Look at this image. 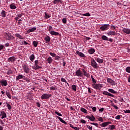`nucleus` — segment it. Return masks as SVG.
<instances>
[{
	"label": "nucleus",
	"mask_w": 130,
	"mask_h": 130,
	"mask_svg": "<svg viewBox=\"0 0 130 130\" xmlns=\"http://www.w3.org/2000/svg\"><path fill=\"white\" fill-rule=\"evenodd\" d=\"M20 79H23V80H24V79H25V76L20 74L16 76V81H19V80H20Z\"/></svg>",
	"instance_id": "f3484780"
},
{
	"label": "nucleus",
	"mask_w": 130,
	"mask_h": 130,
	"mask_svg": "<svg viewBox=\"0 0 130 130\" xmlns=\"http://www.w3.org/2000/svg\"><path fill=\"white\" fill-rule=\"evenodd\" d=\"M94 59V58L91 59V67L94 68V69H98V64H97V62H96V61Z\"/></svg>",
	"instance_id": "20e7f679"
},
{
	"label": "nucleus",
	"mask_w": 130,
	"mask_h": 130,
	"mask_svg": "<svg viewBox=\"0 0 130 130\" xmlns=\"http://www.w3.org/2000/svg\"><path fill=\"white\" fill-rule=\"evenodd\" d=\"M91 79L92 82L94 83V84H96V83H97V80H95L94 77H93V76L92 75H91Z\"/></svg>",
	"instance_id": "58836bf2"
},
{
	"label": "nucleus",
	"mask_w": 130,
	"mask_h": 130,
	"mask_svg": "<svg viewBox=\"0 0 130 130\" xmlns=\"http://www.w3.org/2000/svg\"><path fill=\"white\" fill-rule=\"evenodd\" d=\"M82 16H85V17H90V16H91V14H90V13L88 12L85 14H82Z\"/></svg>",
	"instance_id": "de8ad7c7"
},
{
	"label": "nucleus",
	"mask_w": 130,
	"mask_h": 130,
	"mask_svg": "<svg viewBox=\"0 0 130 130\" xmlns=\"http://www.w3.org/2000/svg\"><path fill=\"white\" fill-rule=\"evenodd\" d=\"M125 71L127 73L130 74V67H127L125 69Z\"/></svg>",
	"instance_id": "09e8293b"
},
{
	"label": "nucleus",
	"mask_w": 130,
	"mask_h": 130,
	"mask_svg": "<svg viewBox=\"0 0 130 130\" xmlns=\"http://www.w3.org/2000/svg\"><path fill=\"white\" fill-rule=\"evenodd\" d=\"M72 88L73 91H77V86L76 85H72Z\"/></svg>",
	"instance_id": "79ce46f5"
},
{
	"label": "nucleus",
	"mask_w": 130,
	"mask_h": 130,
	"mask_svg": "<svg viewBox=\"0 0 130 130\" xmlns=\"http://www.w3.org/2000/svg\"><path fill=\"white\" fill-rule=\"evenodd\" d=\"M5 48V46L3 45H0V51L2 49H4Z\"/></svg>",
	"instance_id": "680f3d73"
},
{
	"label": "nucleus",
	"mask_w": 130,
	"mask_h": 130,
	"mask_svg": "<svg viewBox=\"0 0 130 130\" xmlns=\"http://www.w3.org/2000/svg\"><path fill=\"white\" fill-rule=\"evenodd\" d=\"M121 117H122V115H117L115 117V119H120V118H121Z\"/></svg>",
	"instance_id": "8fccbe9b"
},
{
	"label": "nucleus",
	"mask_w": 130,
	"mask_h": 130,
	"mask_svg": "<svg viewBox=\"0 0 130 130\" xmlns=\"http://www.w3.org/2000/svg\"><path fill=\"white\" fill-rule=\"evenodd\" d=\"M102 39L105 41H107V40H108V37H106V36L103 35L102 36Z\"/></svg>",
	"instance_id": "e433bc0d"
},
{
	"label": "nucleus",
	"mask_w": 130,
	"mask_h": 130,
	"mask_svg": "<svg viewBox=\"0 0 130 130\" xmlns=\"http://www.w3.org/2000/svg\"><path fill=\"white\" fill-rule=\"evenodd\" d=\"M6 36L8 40H12V35H11V34L6 33Z\"/></svg>",
	"instance_id": "7c9ffc66"
},
{
	"label": "nucleus",
	"mask_w": 130,
	"mask_h": 130,
	"mask_svg": "<svg viewBox=\"0 0 130 130\" xmlns=\"http://www.w3.org/2000/svg\"><path fill=\"white\" fill-rule=\"evenodd\" d=\"M90 124H92L96 126V127H98V124L97 123H90Z\"/></svg>",
	"instance_id": "052dcab7"
},
{
	"label": "nucleus",
	"mask_w": 130,
	"mask_h": 130,
	"mask_svg": "<svg viewBox=\"0 0 130 130\" xmlns=\"http://www.w3.org/2000/svg\"><path fill=\"white\" fill-rule=\"evenodd\" d=\"M61 82H63L64 83H67V80H66V79H64L63 78H61Z\"/></svg>",
	"instance_id": "bf43d9fd"
},
{
	"label": "nucleus",
	"mask_w": 130,
	"mask_h": 130,
	"mask_svg": "<svg viewBox=\"0 0 130 130\" xmlns=\"http://www.w3.org/2000/svg\"><path fill=\"white\" fill-rule=\"evenodd\" d=\"M50 34H51V35H54L55 36H58V35H59V33L54 31H50Z\"/></svg>",
	"instance_id": "393cba45"
},
{
	"label": "nucleus",
	"mask_w": 130,
	"mask_h": 130,
	"mask_svg": "<svg viewBox=\"0 0 130 130\" xmlns=\"http://www.w3.org/2000/svg\"><path fill=\"white\" fill-rule=\"evenodd\" d=\"M0 83L2 86H8V82L6 80H2L0 81Z\"/></svg>",
	"instance_id": "4468645a"
},
{
	"label": "nucleus",
	"mask_w": 130,
	"mask_h": 130,
	"mask_svg": "<svg viewBox=\"0 0 130 130\" xmlns=\"http://www.w3.org/2000/svg\"><path fill=\"white\" fill-rule=\"evenodd\" d=\"M109 124H111V122H103L102 124H100V125L102 127H105L106 126H107Z\"/></svg>",
	"instance_id": "9d476101"
},
{
	"label": "nucleus",
	"mask_w": 130,
	"mask_h": 130,
	"mask_svg": "<svg viewBox=\"0 0 130 130\" xmlns=\"http://www.w3.org/2000/svg\"><path fill=\"white\" fill-rule=\"evenodd\" d=\"M17 17L18 18H22V16H23V13L17 14Z\"/></svg>",
	"instance_id": "e2e57ef3"
},
{
	"label": "nucleus",
	"mask_w": 130,
	"mask_h": 130,
	"mask_svg": "<svg viewBox=\"0 0 130 130\" xmlns=\"http://www.w3.org/2000/svg\"><path fill=\"white\" fill-rule=\"evenodd\" d=\"M111 106L114 107V108H115V109H117L118 110L119 109V108H118V107L116 106L115 105H114V103L111 104Z\"/></svg>",
	"instance_id": "49530a36"
},
{
	"label": "nucleus",
	"mask_w": 130,
	"mask_h": 130,
	"mask_svg": "<svg viewBox=\"0 0 130 130\" xmlns=\"http://www.w3.org/2000/svg\"><path fill=\"white\" fill-rule=\"evenodd\" d=\"M95 60L97 61V62H99V63H103V62L104 61V60L103 59H101L99 57H94Z\"/></svg>",
	"instance_id": "f8f14e48"
},
{
	"label": "nucleus",
	"mask_w": 130,
	"mask_h": 130,
	"mask_svg": "<svg viewBox=\"0 0 130 130\" xmlns=\"http://www.w3.org/2000/svg\"><path fill=\"white\" fill-rule=\"evenodd\" d=\"M50 97H51V94L44 93L41 96V99H42V100H43L44 99L45 100L49 99V98H50Z\"/></svg>",
	"instance_id": "7ed1b4c3"
},
{
	"label": "nucleus",
	"mask_w": 130,
	"mask_h": 130,
	"mask_svg": "<svg viewBox=\"0 0 130 130\" xmlns=\"http://www.w3.org/2000/svg\"><path fill=\"white\" fill-rule=\"evenodd\" d=\"M95 49L90 48L88 50L87 52L89 54H94V53H95Z\"/></svg>",
	"instance_id": "2eb2a0df"
},
{
	"label": "nucleus",
	"mask_w": 130,
	"mask_h": 130,
	"mask_svg": "<svg viewBox=\"0 0 130 130\" xmlns=\"http://www.w3.org/2000/svg\"><path fill=\"white\" fill-rule=\"evenodd\" d=\"M55 114H56L57 115H58V116H62V115L60 113H59L57 111H55Z\"/></svg>",
	"instance_id": "5fc2aeb1"
},
{
	"label": "nucleus",
	"mask_w": 130,
	"mask_h": 130,
	"mask_svg": "<svg viewBox=\"0 0 130 130\" xmlns=\"http://www.w3.org/2000/svg\"><path fill=\"white\" fill-rule=\"evenodd\" d=\"M45 19H49V18H50V17H51V15H49V14L45 12Z\"/></svg>",
	"instance_id": "2f4dec72"
},
{
	"label": "nucleus",
	"mask_w": 130,
	"mask_h": 130,
	"mask_svg": "<svg viewBox=\"0 0 130 130\" xmlns=\"http://www.w3.org/2000/svg\"><path fill=\"white\" fill-rule=\"evenodd\" d=\"M75 75L77 77H80L81 78H83V72H82V71L80 69H78L76 71Z\"/></svg>",
	"instance_id": "423d86ee"
},
{
	"label": "nucleus",
	"mask_w": 130,
	"mask_h": 130,
	"mask_svg": "<svg viewBox=\"0 0 130 130\" xmlns=\"http://www.w3.org/2000/svg\"><path fill=\"white\" fill-rule=\"evenodd\" d=\"M99 121H101V122H103L104 120H103V118L102 117H100L99 118H98Z\"/></svg>",
	"instance_id": "3c124183"
},
{
	"label": "nucleus",
	"mask_w": 130,
	"mask_h": 130,
	"mask_svg": "<svg viewBox=\"0 0 130 130\" xmlns=\"http://www.w3.org/2000/svg\"><path fill=\"white\" fill-rule=\"evenodd\" d=\"M107 81L108 82V83H109V84H111V85H112V86H115V82L114 81H113V80H112L111 78H107Z\"/></svg>",
	"instance_id": "1a4fd4ad"
},
{
	"label": "nucleus",
	"mask_w": 130,
	"mask_h": 130,
	"mask_svg": "<svg viewBox=\"0 0 130 130\" xmlns=\"http://www.w3.org/2000/svg\"><path fill=\"white\" fill-rule=\"evenodd\" d=\"M36 30V27H32L27 30V33H30V32H34V31H35Z\"/></svg>",
	"instance_id": "c756f323"
},
{
	"label": "nucleus",
	"mask_w": 130,
	"mask_h": 130,
	"mask_svg": "<svg viewBox=\"0 0 130 130\" xmlns=\"http://www.w3.org/2000/svg\"><path fill=\"white\" fill-rule=\"evenodd\" d=\"M81 111H82V112H83L84 113H87V110H86V109L84 108H81L80 109Z\"/></svg>",
	"instance_id": "c03bdc74"
},
{
	"label": "nucleus",
	"mask_w": 130,
	"mask_h": 130,
	"mask_svg": "<svg viewBox=\"0 0 130 130\" xmlns=\"http://www.w3.org/2000/svg\"><path fill=\"white\" fill-rule=\"evenodd\" d=\"M6 106L9 110H11V109H12V106L9 104V103H6Z\"/></svg>",
	"instance_id": "ea45409f"
},
{
	"label": "nucleus",
	"mask_w": 130,
	"mask_h": 130,
	"mask_svg": "<svg viewBox=\"0 0 130 130\" xmlns=\"http://www.w3.org/2000/svg\"><path fill=\"white\" fill-rule=\"evenodd\" d=\"M47 29H48V31L50 32H51V30H52V26L51 25L49 26V27H47Z\"/></svg>",
	"instance_id": "603ef678"
},
{
	"label": "nucleus",
	"mask_w": 130,
	"mask_h": 130,
	"mask_svg": "<svg viewBox=\"0 0 130 130\" xmlns=\"http://www.w3.org/2000/svg\"><path fill=\"white\" fill-rule=\"evenodd\" d=\"M92 87L93 88H94V89H95L96 90H101V88H102L103 86L100 83H93L92 84Z\"/></svg>",
	"instance_id": "f03ea898"
},
{
	"label": "nucleus",
	"mask_w": 130,
	"mask_h": 130,
	"mask_svg": "<svg viewBox=\"0 0 130 130\" xmlns=\"http://www.w3.org/2000/svg\"><path fill=\"white\" fill-rule=\"evenodd\" d=\"M56 60H59V58H60V57L59 56H56L55 57Z\"/></svg>",
	"instance_id": "69168bd1"
},
{
	"label": "nucleus",
	"mask_w": 130,
	"mask_h": 130,
	"mask_svg": "<svg viewBox=\"0 0 130 130\" xmlns=\"http://www.w3.org/2000/svg\"><path fill=\"white\" fill-rule=\"evenodd\" d=\"M1 14L2 17H3V18H5L6 16H7V12H6L5 10H2Z\"/></svg>",
	"instance_id": "cd10ccee"
},
{
	"label": "nucleus",
	"mask_w": 130,
	"mask_h": 130,
	"mask_svg": "<svg viewBox=\"0 0 130 130\" xmlns=\"http://www.w3.org/2000/svg\"><path fill=\"white\" fill-rule=\"evenodd\" d=\"M50 55L52 56L53 57H55V56H56V54L54 53H52V52H50Z\"/></svg>",
	"instance_id": "864d4df0"
},
{
	"label": "nucleus",
	"mask_w": 130,
	"mask_h": 130,
	"mask_svg": "<svg viewBox=\"0 0 130 130\" xmlns=\"http://www.w3.org/2000/svg\"><path fill=\"white\" fill-rule=\"evenodd\" d=\"M107 34L108 35V36H110L111 35H116V32L114 31L109 30L107 32Z\"/></svg>",
	"instance_id": "6ab92c4d"
},
{
	"label": "nucleus",
	"mask_w": 130,
	"mask_h": 130,
	"mask_svg": "<svg viewBox=\"0 0 130 130\" xmlns=\"http://www.w3.org/2000/svg\"><path fill=\"white\" fill-rule=\"evenodd\" d=\"M50 90L56 91V90H57V88H56V87H54L53 86H52L50 87Z\"/></svg>",
	"instance_id": "a19ab883"
},
{
	"label": "nucleus",
	"mask_w": 130,
	"mask_h": 130,
	"mask_svg": "<svg viewBox=\"0 0 130 130\" xmlns=\"http://www.w3.org/2000/svg\"><path fill=\"white\" fill-rule=\"evenodd\" d=\"M124 33H125L126 34H127L128 35L130 34V29L129 28H123L122 30Z\"/></svg>",
	"instance_id": "dca6fc26"
},
{
	"label": "nucleus",
	"mask_w": 130,
	"mask_h": 130,
	"mask_svg": "<svg viewBox=\"0 0 130 130\" xmlns=\"http://www.w3.org/2000/svg\"><path fill=\"white\" fill-rule=\"evenodd\" d=\"M109 27H110V25L109 24H104L100 27V29L102 31H106V30L109 29Z\"/></svg>",
	"instance_id": "39448f33"
},
{
	"label": "nucleus",
	"mask_w": 130,
	"mask_h": 130,
	"mask_svg": "<svg viewBox=\"0 0 130 130\" xmlns=\"http://www.w3.org/2000/svg\"><path fill=\"white\" fill-rule=\"evenodd\" d=\"M14 36L17 38H19V39H25L24 37L22 36L21 35H20V34H15Z\"/></svg>",
	"instance_id": "aec40b11"
},
{
	"label": "nucleus",
	"mask_w": 130,
	"mask_h": 130,
	"mask_svg": "<svg viewBox=\"0 0 130 130\" xmlns=\"http://www.w3.org/2000/svg\"><path fill=\"white\" fill-rule=\"evenodd\" d=\"M42 64L39 60H36L35 61V67L34 68V70H39V69H42Z\"/></svg>",
	"instance_id": "f257e3e1"
},
{
	"label": "nucleus",
	"mask_w": 130,
	"mask_h": 130,
	"mask_svg": "<svg viewBox=\"0 0 130 130\" xmlns=\"http://www.w3.org/2000/svg\"><path fill=\"white\" fill-rule=\"evenodd\" d=\"M23 68L24 73H25V74H29V71H30L29 67L26 65H24Z\"/></svg>",
	"instance_id": "0eeeda50"
},
{
	"label": "nucleus",
	"mask_w": 130,
	"mask_h": 130,
	"mask_svg": "<svg viewBox=\"0 0 130 130\" xmlns=\"http://www.w3.org/2000/svg\"><path fill=\"white\" fill-rule=\"evenodd\" d=\"M53 3L55 5L56 4H58V3H61V0H54Z\"/></svg>",
	"instance_id": "a18cd8bd"
},
{
	"label": "nucleus",
	"mask_w": 130,
	"mask_h": 130,
	"mask_svg": "<svg viewBox=\"0 0 130 130\" xmlns=\"http://www.w3.org/2000/svg\"><path fill=\"white\" fill-rule=\"evenodd\" d=\"M6 95H7V97H8V98H9V99H12V95H11V93H10V92H7Z\"/></svg>",
	"instance_id": "37998d69"
},
{
	"label": "nucleus",
	"mask_w": 130,
	"mask_h": 130,
	"mask_svg": "<svg viewBox=\"0 0 130 130\" xmlns=\"http://www.w3.org/2000/svg\"><path fill=\"white\" fill-rule=\"evenodd\" d=\"M8 60L9 62H10V61L13 62V61H15L16 60V57L15 56L10 57L8 59Z\"/></svg>",
	"instance_id": "412c9836"
},
{
	"label": "nucleus",
	"mask_w": 130,
	"mask_h": 130,
	"mask_svg": "<svg viewBox=\"0 0 130 130\" xmlns=\"http://www.w3.org/2000/svg\"><path fill=\"white\" fill-rule=\"evenodd\" d=\"M115 129V125H109V129L113 130Z\"/></svg>",
	"instance_id": "c9c22d12"
},
{
	"label": "nucleus",
	"mask_w": 130,
	"mask_h": 130,
	"mask_svg": "<svg viewBox=\"0 0 130 130\" xmlns=\"http://www.w3.org/2000/svg\"><path fill=\"white\" fill-rule=\"evenodd\" d=\"M87 127L88 128V129L92 130L93 129V128L92 127V126H89V125H86Z\"/></svg>",
	"instance_id": "0e129e2a"
},
{
	"label": "nucleus",
	"mask_w": 130,
	"mask_h": 130,
	"mask_svg": "<svg viewBox=\"0 0 130 130\" xmlns=\"http://www.w3.org/2000/svg\"><path fill=\"white\" fill-rule=\"evenodd\" d=\"M36 105L37 107L40 108V106H41V105H40V103L39 102L36 103Z\"/></svg>",
	"instance_id": "338daca9"
},
{
	"label": "nucleus",
	"mask_w": 130,
	"mask_h": 130,
	"mask_svg": "<svg viewBox=\"0 0 130 130\" xmlns=\"http://www.w3.org/2000/svg\"><path fill=\"white\" fill-rule=\"evenodd\" d=\"M115 29H116V27H115V26L114 25L111 26V28H110L111 30H115Z\"/></svg>",
	"instance_id": "4d7b16f0"
},
{
	"label": "nucleus",
	"mask_w": 130,
	"mask_h": 130,
	"mask_svg": "<svg viewBox=\"0 0 130 130\" xmlns=\"http://www.w3.org/2000/svg\"><path fill=\"white\" fill-rule=\"evenodd\" d=\"M62 23H63V24H67V18H63L62 19Z\"/></svg>",
	"instance_id": "6e6d98bb"
},
{
	"label": "nucleus",
	"mask_w": 130,
	"mask_h": 130,
	"mask_svg": "<svg viewBox=\"0 0 130 130\" xmlns=\"http://www.w3.org/2000/svg\"><path fill=\"white\" fill-rule=\"evenodd\" d=\"M7 74L9 75V76H11V75H13V70L11 69H8Z\"/></svg>",
	"instance_id": "473e14b6"
},
{
	"label": "nucleus",
	"mask_w": 130,
	"mask_h": 130,
	"mask_svg": "<svg viewBox=\"0 0 130 130\" xmlns=\"http://www.w3.org/2000/svg\"><path fill=\"white\" fill-rule=\"evenodd\" d=\"M103 95H107V96H110L111 97H114V95H113L106 91H104L103 92Z\"/></svg>",
	"instance_id": "a211bd4d"
},
{
	"label": "nucleus",
	"mask_w": 130,
	"mask_h": 130,
	"mask_svg": "<svg viewBox=\"0 0 130 130\" xmlns=\"http://www.w3.org/2000/svg\"><path fill=\"white\" fill-rule=\"evenodd\" d=\"M91 108H92L94 112H96V110H97V108H96V107H91Z\"/></svg>",
	"instance_id": "13d9d810"
},
{
	"label": "nucleus",
	"mask_w": 130,
	"mask_h": 130,
	"mask_svg": "<svg viewBox=\"0 0 130 130\" xmlns=\"http://www.w3.org/2000/svg\"><path fill=\"white\" fill-rule=\"evenodd\" d=\"M70 127H72V128H73L75 130H79V127H75L72 124H70Z\"/></svg>",
	"instance_id": "f704fd0d"
},
{
	"label": "nucleus",
	"mask_w": 130,
	"mask_h": 130,
	"mask_svg": "<svg viewBox=\"0 0 130 130\" xmlns=\"http://www.w3.org/2000/svg\"><path fill=\"white\" fill-rule=\"evenodd\" d=\"M124 113H130V110H124Z\"/></svg>",
	"instance_id": "774afa93"
},
{
	"label": "nucleus",
	"mask_w": 130,
	"mask_h": 130,
	"mask_svg": "<svg viewBox=\"0 0 130 130\" xmlns=\"http://www.w3.org/2000/svg\"><path fill=\"white\" fill-rule=\"evenodd\" d=\"M50 37L49 36H46V37L44 38V40L45 41H46V43H47V42H50Z\"/></svg>",
	"instance_id": "c85d7f7f"
},
{
	"label": "nucleus",
	"mask_w": 130,
	"mask_h": 130,
	"mask_svg": "<svg viewBox=\"0 0 130 130\" xmlns=\"http://www.w3.org/2000/svg\"><path fill=\"white\" fill-rule=\"evenodd\" d=\"M46 61H47L48 63L50 64V63H52V61H53V59H52V58H51V57H49L47 59Z\"/></svg>",
	"instance_id": "bb28decb"
},
{
	"label": "nucleus",
	"mask_w": 130,
	"mask_h": 130,
	"mask_svg": "<svg viewBox=\"0 0 130 130\" xmlns=\"http://www.w3.org/2000/svg\"><path fill=\"white\" fill-rule=\"evenodd\" d=\"M10 9H11V10H16V9H17V7L16 6V5L14 3L10 4Z\"/></svg>",
	"instance_id": "5701e85b"
},
{
	"label": "nucleus",
	"mask_w": 130,
	"mask_h": 130,
	"mask_svg": "<svg viewBox=\"0 0 130 130\" xmlns=\"http://www.w3.org/2000/svg\"><path fill=\"white\" fill-rule=\"evenodd\" d=\"M76 54H78V55H79V56H81V57H85L86 56H85V54L84 53L80 52L79 51H76Z\"/></svg>",
	"instance_id": "4be33fe9"
},
{
	"label": "nucleus",
	"mask_w": 130,
	"mask_h": 130,
	"mask_svg": "<svg viewBox=\"0 0 130 130\" xmlns=\"http://www.w3.org/2000/svg\"><path fill=\"white\" fill-rule=\"evenodd\" d=\"M56 117L58 118V119H59V120H60L61 122H62V123H64V124H68V123L63 120V119H62V118H60L59 116H57Z\"/></svg>",
	"instance_id": "b1692460"
},
{
	"label": "nucleus",
	"mask_w": 130,
	"mask_h": 130,
	"mask_svg": "<svg viewBox=\"0 0 130 130\" xmlns=\"http://www.w3.org/2000/svg\"><path fill=\"white\" fill-rule=\"evenodd\" d=\"M29 59L31 60V61H33V60L35 59V55H34V54H31L29 56Z\"/></svg>",
	"instance_id": "72a5a7b5"
},
{
	"label": "nucleus",
	"mask_w": 130,
	"mask_h": 130,
	"mask_svg": "<svg viewBox=\"0 0 130 130\" xmlns=\"http://www.w3.org/2000/svg\"><path fill=\"white\" fill-rule=\"evenodd\" d=\"M108 92H110V93H112V94H118V92L117 91H115V90H113V89L110 88L108 89Z\"/></svg>",
	"instance_id": "a878e982"
},
{
	"label": "nucleus",
	"mask_w": 130,
	"mask_h": 130,
	"mask_svg": "<svg viewBox=\"0 0 130 130\" xmlns=\"http://www.w3.org/2000/svg\"><path fill=\"white\" fill-rule=\"evenodd\" d=\"M85 117L86 118L89 119V120H91V121H95V120H96V118H95V117H94V116H93V115H91V117L89 115H87L85 116Z\"/></svg>",
	"instance_id": "6e6552de"
},
{
	"label": "nucleus",
	"mask_w": 130,
	"mask_h": 130,
	"mask_svg": "<svg viewBox=\"0 0 130 130\" xmlns=\"http://www.w3.org/2000/svg\"><path fill=\"white\" fill-rule=\"evenodd\" d=\"M0 116H2L1 118L2 119H4V118H7V114H6L5 111H1Z\"/></svg>",
	"instance_id": "ddd939ff"
},
{
	"label": "nucleus",
	"mask_w": 130,
	"mask_h": 130,
	"mask_svg": "<svg viewBox=\"0 0 130 130\" xmlns=\"http://www.w3.org/2000/svg\"><path fill=\"white\" fill-rule=\"evenodd\" d=\"M81 71H82L83 75L85 76V77H86L87 78H89V77H90V74L88 73L87 71L85 70V69H82Z\"/></svg>",
	"instance_id": "9b49d317"
},
{
	"label": "nucleus",
	"mask_w": 130,
	"mask_h": 130,
	"mask_svg": "<svg viewBox=\"0 0 130 130\" xmlns=\"http://www.w3.org/2000/svg\"><path fill=\"white\" fill-rule=\"evenodd\" d=\"M32 45H34V47H37V45H38V42L34 41L32 42Z\"/></svg>",
	"instance_id": "4c0bfd02"
}]
</instances>
